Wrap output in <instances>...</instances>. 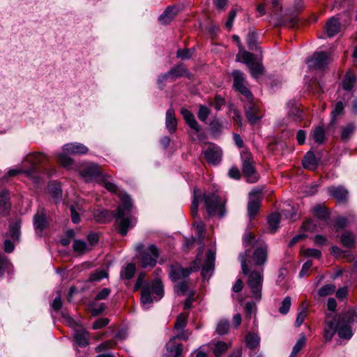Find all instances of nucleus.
Segmentation results:
<instances>
[{"instance_id":"nucleus-41","label":"nucleus","mask_w":357,"mask_h":357,"mask_svg":"<svg viewBox=\"0 0 357 357\" xmlns=\"http://www.w3.org/2000/svg\"><path fill=\"white\" fill-rule=\"evenodd\" d=\"M188 314L187 313L180 314L176 319V321L174 324V328L178 330H183L186 326Z\"/></svg>"},{"instance_id":"nucleus-39","label":"nucleus","mask_w":357,"mask_h":357,"mask_svg":"<svg viewBox=\"0 0 357 357\" xmlns=\"http://www.w3.org/2000/svg\"><path fill=\"white\" fill-rule=\"evenodd\" d=\"M21 223L20 221H15L10 225V235L14 241H17L20 235Z\"/></svg>"},{"instance_id":"nucleus-16","label":"nucleus","mask_w":357,"mask_h":357,"mask_svg":"<svg viewBox=\"0 0 357 357\" xmlns=\"http://www.w3.org/2000/svg\"><path fill=\"white\" fill-rule=\"evenodd\" d=\"M166 348L165 357H181L183 349V344L176 343L174 338L170 339L166 344Z\"/></svg>"},{"instance_id":"nucleus-46","label":"nucleus","mask_w":357,"mask_h":357,"mask_svg":"<svg viewBox=\"0 0 357 357\" xmlns=\"http://www.w3.org/2000/svg\"><path fill=\"white\" fill-rule=\"evenodd\" d=\"M58 162L64 167L70 168L73 165V160L66 153H59L57 155Z\"/></svg>"},{"instance_id":"nucleus-25","label":"nucleus","mask_w":357,"mask_h":357,"mask_svg":"<svg viewBox=\"0 0 357 357\" xmlns=\"http://www.w3.org/2000/svg\"><path fill=\"white\" fill-rule=\"evenodd\" d=\"M177 14V10L174 7H168L160 16L159 21L162 24H168Z\"/></svg>"},{"instance_id":"nucleus-35","label":"nucleus","mask_w":357,"mask_h":357,"mask_svg":"<svg viewBox=\"0 0 357 357\" xmlns=\"http://www.w3.org/2000/svg\"><path fill=\"white\" fill-rule=\"evenodd\" d=\"M342 245L348 248L354 247L355 243L354 235L349 231H344L340 238Z\"/></svg>"},{"instance_id":"nucleus-34","label":"nucleus","mask_w":357,"mask_h":357,"mask_svg":"<svg viewBox=\"0 0 357 357\" xmlns=\"http://www.w3.org/2000/svg\"><path fill=\"white\" fill-rule=\"evenodd\" d=\"M259 342L260 337L256 333H248L245 337L246 347L250 349L257 347Z\"/></svg>"},{"instance_id":"nucleus-64","label":"nucleus","mask_w":357,"mask_h":357,"mask_svg":"<svg viewBox=\"0 0 357 357\" xmlns=\"http://www.w3.org/2000/svg\"><path fill=\"white\" fill-rule=\"evenodd\" d=\"M210 105L213 106L216 110H220L225 105V100L220 96L217 95L214 100L210 102Z\"/></svg>"},{"instance_id":"nucleus-47","label":"nucleus","mask_w":357,"mask_h":357,"mask_svg":"<svg viewBox=\"0 0 357 357\" xmlns=\"http://www.w3.org/2000/svg\"><path fill=\"white\" fill-rule=\"evenodd\" d=\"M239 52L241 53L242 60L248 67L255 61L254 54L243 50V48Z\"/></svg>"},{"instance_id":"nucleus-58","label":"nucleus","mask_w":357,"mask_h":357,"mask_svg":"<svg viewBox=\"0 0 357 357\" xmlns=\"http://www.w3.org/2000/svg\"><path fill=\"white\" fill-rule=\"evenodd\" d=\"M313 213L319 219L324 220L328 217L326 209L320 206H317L313 209Z\"/></svg>"},{"instance_id":"nucleus-49","label":"nucleus","mask_w":357,"mask_h":357,"mask_svg":"<svg viewBox=\"0 0 357 357\" xmlns=\"http://www.w3.org/2000/svg\"><path fill=\"white\" fill-rule=\"evenodd\" d=\"M189 283L187 280L178 282L174 287V291L182 295L185 294L188 289Z\"/></svg>"},{"instance_id":"nucleus-57","label":"nucleus","mask_w":357,"mask_h":357,"mask_svg":"<svg viewBox=\"0 0 357 357\" xmlns=\"http://www.w3.org/2000/svg\"><path fill=\"white\" fill-rule=\"evenodd\" d=\"M354 130V126L353 124H349L344 127L341 132V137L343 140H347L353 134Z\"/></svg>"},{"instance_id":"nucleus-11","label":"nucleus","mask_w":357,"mask_h":357,"mask_svg":"<svg viewBox=\"0 0 357 357\" xmlns=\"http://www.w3.org/2000/svg\"><path fill=\"white\" fill-rule=\"evenodd\" d=\"M231 75L234 79V86L236 90L250 100L252 98V93L244 85L245 77L243 73L238 70H235L232 72Z\"/></svg>"},{"instance_id":"nucleus-51","label":"nucleus","mask_w":357,"mask_h":357,"mask_svg":"<svg viewBox=\"0 0 357 357\" xmlns=\"http://www.w3.org/2000/svg\"><path fill=\"white\" fill-rule=\"evenodd\" d=\"M199 111L197 112V116L202 121H205L210 114L211 110L206 105H199Z\"/></svg>"},{"instance_id":"nucleus-12","label":"nucleus","mask_w":357,"mask_h":357,"mask_svg":"<svg viewBox=\"0 0 357 357\" xmlns=\"http://www.w3.org/2000/svg\"><path fill=\"white\" fill-rule=\"evenodd\" d=\"M191 273V268H183L178 264H173L169 268V278L173 282L185 280Z\"/></svg>"},{"instance_id":"nucleus-28","label":"nucleus","mask_w":357,"mask_h":357,"mask_svg":"<svg viewBox=\"0 0 357 357\" xmlns=\"http://www.w3.org/2000/svg\"><path fill=\"white\" fill-rule=\"evenodd\" d=\"M73 248V250L79 255L85 254L91 250V246L85 241L78 239L74 240Z\"/></svg>"},{"instance_id":"nucleus-27","label":"nucleus","mask_w":357,"mask_h":357,"mask_svg":"<svg viewBox=\"0 0 357 357\" xmlns=\"http://www.w3.org/2000/svg\"><path fill=\"white\" fill-rule=\"evenodd\" d=\"M303 165L306 169H315L317 165V160L315 157V155L312 151H308L303 160Z\"/></svg>"},{"instance_id":"nucleus-40","label":"nucleus","mask_w":357,"mask_h":357,"mask_svg":"<svg viewBox=\"0 0 357 357\" xmlns=\"http://www.w3.org/2000/svg\"><path fill=\"white\" fill-rule=\"evenodd\" d=\"M152 292L158 296V299H160L164 294V289L162 282L159 280H155L153 282L151 285Z\"/></svg>"},{"instance_id":"nucleus-2","label":"nucleus","mask_w":357,"mask_h":357,"mask_svg":"<svg viewBox=\"0 0 357 357\" xmlns=\"http://www.w3.org/2000/svg\"><path fill=\"white\" fill-rule=\"evenodd\" d=\"M250 253V250H246L245 252L239 255L242 272L243 274H248V285L251 290L252 297L260 301L261 298V290L264 281V268L259 270H252L250 271L251 266L248 263V257Z\"/></svg>"},{"instance_id":"nucleus-13","label":"nucleus","mask_w":357,"mask_h":357,"mask_svg":"<svg viewBox=\"0 0 357 357\" xmlns=\"http://www.w3.org/2000/svg\"><path fill=\"white\" fill-rule=\"evenodd\" d=\"M46 158L47 157L41 153H30L27 155L25 158L24 162H28L31 165V167L26 169V174L31 176L35 173L36 172V166L42 163Z\"/></svg>"},{"instance_id":"nucleus-52","label":"nucleus","mask_w":357,"mask_h":357,"mask_svg":"<svg viewBox=\"0 0 357 357\" xmlns=\"http://www.w3.org/2000/svg\"><path fill=\"white\" fill-rule=\"evenodd\" d=\"M335 291V286L332 284H326L319 290L320 296H326L332 294Z\"/></svg>"},{"instance_id":"nucleus-60","label":"nucleus","mask_w":357,"mask_h":357,"mask_svg":"<svg viewBox=\"0 0 357 357\" xmlns=\"http://www.w3.org/2000/svg\"><path fill=\"white\" fill-rule=\"evenodd\" d=\"M214 267V263L209 261H205L202 270V275L204 278H206L211 275Z\"/></svg>"},{"instance_id":"nucleus-17","label":"nucleus","mask_w":357,"mask_h":357,"mask_svg":"<svg viewBox=\"0 0 357 357\" xmlns=\"http://www.w3.org/2000/svg\"><path fill=\"white\" fill-rule=\"evenodd\" d=\"M328 192L339 202H344L347 200L348 190L343 186H331L328 188Z\"/></svg>"},{"instance_id":"nucleus-56","label":"nucleus","mask_w":357,"mask_h":357,"mask_svg":"<svg viewBox=\"0 0 357 357\" xmlns=\"http://www.w3.org/2000/svg\"><path fill=\"white\" fill-rule=\"evenodd\" d=\"M291 305V298L289 296L285 297L282 302V305L279 308V312L283 314H287L290 309Z\"/></svg>"},{"instance_id":"nucleus-23","label":"nucleus","mask_w":357,"mask_h":357,"mask_svg":"<svg viewBox=\"0 0 357 357\" xmlns=\"http://www.w3.org/2000/svg\"><path fill=\"white\" fill-rule=\"evenodd\" d=\"M340 29V23L335 17H331L326 24V31L328 37L336 35Z\"/></svg>"},{"instance_id":"nucleus-29","label":"nucleus","mask_w":357,"mask_h":357,"mask_svg":"<svg viewBox=\"0 0 357 357\" xmlns=\"http://www.w3.org/2000/svg\"><path fill=\"white\" fill-rule=\"evenodd\" d=\"M110 176L107 174H102L101 176H99L98 183L103 185L104 187L110 192L116 193L117 191L116 185L110 181Z\"/></svg>"},{"instance_id":"nucleus-10","label":"nucleus","mask_w":357,"mask_h":357,"mask_svg":"<svg viewBox=\"0 0 357 357\" xmlns=\"http://www.w3.org/2000/svg\"><path fill=\"white\" fill-rule=\"evenodd\" d=\"M79 174L86 182H89L93 180H96L98 182L99 176H101L103 174L101 173L99 165L91 163L83 166L79 169Z\"/></svg>"},{"instance_id":"nucleus-4","label":"nucleus","mask_w":357,"mask_h":357,"mask_svg":"<svg viewBox=\"0 0 357 357\" xmlns=\"http://www.w3.org/2000/svg\"><path fill=\"white\" fill-rule=\"evenodd\" d=\"M337 331L340 338L350 339L352 336V331L349 326L338 324L336 316L327 314L324 330V337L327 340H331Z\"/></svg>"},{"instance_id":"nucleus-61","label":"nucleus","mask_w":357,"mask_h":357,"mask_svg":"<svg viewBox=\"0 0 357 357\" xmlns=\"http://www.w3.org/2000/svg\"><path fill=\"white\" fill-rule=\"evenodd\" d=\"M344 105L343 102L341 101L337 102L331 112V116L333 119L336 118L338 115L343 113L344 111Z\"/></svg>"},{"instance_id":"nucleus-45","label":"nucleus","mask_w":357,"mask_h":357,"mask_svg":"<svg viewBox=\"0 0 357 357\" xmlns=\"http://www.w3.org/2000/svg\"><path fill=\"white\" fill-rule=\"evenodd\" d=\"M229 330V324L227 320H220L216 327V333L220 335H225Z\"/></svg>"},{"instance_id":"nucleus-3","label":"nucleus","mask_w":357,"mask_h":357,"mask_svg":"<svg viewBox=\"0 0 357 357\" xmlns=\"http://www.w3.org/2000/svg\"><path fill=\"white\" fill-rule=\"evenodd\" d=\"M132 207L130 198L128 196L122 197V203L116 210V218L120 219L119 231L122 236H126L128 230L136 224V219L132 216H127Z\"/></svg>"},{"instance_id":"nucleus-37","label":"nucleus","mask_w":357,"mask_h":357,"mask_svg":"<svg viewBox=\"0 0 357 357\" xmlns=\"http://www.w3.org/2000/svg\"><path fill=\"white\" fill-rule=\"evenodd\" d=\"M135 266L134 264L130 263L121 272V278L122 279L130 280L135 275Z\"/></svg>"},{"instance_id":"nucleus-53","label":"nucleus","mask_w":357,"mask_h":357,"mask_svg":"<svg viewBox=\"0 0 357 357\" xmlns=\"http://www.w3.org/2000/svg\"><path fill=\"white\" fill-rule=\"evenodd\" d=\"M194 52V49H178L176 52V56L181 59H190Z\"/></svg>"},{"instance_id":"nucleus-43","label":"nucleus","mask_w":357,"mask_h":357,"mask_svg":"<svg viewBox=\"0 0 357 357\" xmlns=\"http://www.w3.org/2000/svg\"><path fill=\"white\" fill-rule=\"evenodd\" d=\"M356 82V79L351 74H347L343 82L342 86L345 90H351Z\"/></svg>"},{"instance_id":"nucleus-42","label":"nucleus","mask_w":357,"mask_h":357,"mask_svg":"<svg viewBox=\"0 0 357 357\" xmlns=\"http://www.w3.org/2000/svg\"><path fill=\"white\" fill-rule=\"evenodd\" d=\"M280 221V215L279 213H273L268 218V225L273 232H275Z\"/></svg>"},{"instance_id":"nucleus-18","label":"nucleus","mask_w":357,"mask_h":357,"mask_svg":"<svg viewBox=\"0 0 357 357\" xmlns=\"http://www.w3.org/2000/svg\"><path fill=\"white\" fill-rule=\"evenodd\" d=\"M64 152L70 154H85L89 151L86 146L80 143H68L63 146Z\"/></svg>"},{"instance_id":"nucleus-22","label":"nucleus","mask_w":357,"mask_h":357,"mask_svg":"<svg viewBox=\"0 0 357 357\" xmlns=\"http://www.w3.org/2000/svg\"><path fill=\"white\" fill-rule=\"evenodd\" d=\"M181 114L183 115L185 122L193 130H195L197 132H199L200 126L198 124L197 121L195 119L193 114L187 109H181Z\"/></svg>"},{"instance_id":"nucleus-48","label":"nucleus","mask_w":357,"mask_h":357,"mask_svg":"<svg viewBox=\"0 0 357 357\" xmlns=\"http://www.w3.org/2000/svg\"><path fill=\"white\" fill-rule=\"evenodd\" d=\"M303 256L306 257H313L315 259H319L321 257V252L315 248H307L302 252Z\"/></svg>"},{"instance_id":"nucleus-32","label":"nucleus","mask_w":357,"mask_h":357,"mask_svg":"<svg viewBox=\"0 0 357 357\" xmlns=\"http://www.w3.org/2000/svg\"><path fill=\"white\" fill-rule=\"evenodd\" d=\"M187 71L188 70L184 65L179 64L170 69L168 72L170 75V78L174 80L178 77L185 75Z\"/></svg>"},{"instance_id":"nucleus-63","label":"nucleus","mask_w":357,"mask_h":357,"mask_svg":"<svg viewBox=\"0 0 357 357\" xmlns=\"http://www.w3.org/2000/svg\"><path fill=\"white\" fill-rule=\"evenodd\" d=\"M115 344H116L115 341L111 340H108V341L101 343L96 348V349L97 351H102L105 349L113 348Z\"/></svg>"},{"instance_id":"nucleus-24","label":"nucleus","mask_w":357,"mask_h":357,"mask_svg":"<svg viewBox=\"0 0 357 357\" xmlns=\"http://www.w3.org/2000/svg\"><path fill=\"white\" fill-rule=\"evenodd\" d=\"M289 111L287 112L288 119L292 121H301L303 118L302 112L297 107L295 102H289L288 103Z\"/></svg>"},{"instance_id":"nucleus-7","label":"nucleus","mask_w":357,"mask_h":357,"mask_svg":"<svg viewBox=\"0 0 357 357\" xmlns=\"http://www.w3.org/2000/svg\"><path fill=\"white\" fill-rule=\"evenodd\" d=\"M244 109L246 118L250 124L256 123L259 119L262 118V114L259 106L257 103L253 102L252 97L244 105Z\"/></svg>"},{"instance_id":"nucleus-55","label":"nucleus","mask_w":357,"mask_h":357,"mask_svg":"<svg viewBox=\"0 0 357 357\" xmlns=\"http://www.w3.org/2000/svg\"><path fill=\"white\" fill-rule=\"evenodd\" d=\"M282 215L287 219H293L296 215L294 208L289 204L286 205V207L282 210Z\"/></svg>"},{"instance_id":"nucleus-33","label":"nucleus","mask_w":357,"mask_h":357,"mask_svg":"<svg viewBox=\"0 0 357 357\" xmlns=\"http://www.w3.org/2000/svg\"><path fill=\"white\" fill-rule=\"evenodd\" d=\"M141 301L142 303L149 305L153 302V298L151 296V288L149 284H144L141 289Z\"/></svg>"},{"instance_id":"nucleus-36","label":"nucleus","mask_w":357,"mask_h":357,"mask_svg":"<svg viewBox=\"0 0 357 357\" xmlns=\"http://www.w3.org/2000/svg\"><path fill=\"white\" fill-rule=\"evenodd\" d=\"M49 192L56 200L61 197L62 190L59 183L56 182H50L47 186Z\"/></svg>"},{"instance_id":"nucleus-44","label":"nucleus","mask_w":357,"mask_h":357,"mask_svg":"<svg viewBox=\"0 0 357 357\" xmlns=\"http://www.w3.org/2000/svg\"><path fill=\"white\" fill-rule=\"evenodd\" d=\"M313 138L318 144H321L325 140V130L322 127H317L313 131Z\"/></svg>"},{"instance_id":"nucleus-59","label":"nucleus","mask_w":357,"mask_h":357,"mask_svg":"<svg viewBox=\"0 0 357 357\" xmlns=\"http://www.w3.org/2000/svg\"><path fill=\"white\" fill-rule=\"evenodd\" d=\"M306 338L304 334H301L299 339L293 347L294 353H298L305 346Z\"/></svg>"},{"instance_id":"nucleus-19","label":"nucleus","mask_w":357,"mask_h":357,"mask_svg":"<svg viewBox=\"0 0 357 357\" xmlns=\"http://www.w3.org/2000/svg\"><path fill=\"white\" fill-rule=\"evenodd\" d=\"M357 321V314L353 310H350L345 312H342L339 314L337 322L338 324H344L349 326V324Z\"/></svg>"},{"instance_id":"nucleus-50","label":"nucleus","mask_w":357,"mask_h":357,"mask_svg":"<svg viewBox=\"0 0 357 357\" xmlns=\"http://www.w3.org/2000/svg\"><path fill=\"white\" fill-rule=\"evenodd\" d=\"M106 277H107V273L104 271L96 270L90 275V276L88 279V281L97 282V281H100V280H102Z\"/></svg>"},{"instance_id":"nucleus-5","label":"nucleus","mask_w":357,"mask_h":357,"mask_svg":"<svg viewBox=\"0 0 357 357\" xmlns=\"http://www.w3.org/2000/svg\"><path fill=\"white\" fill-rule=\"evenodd\" d=\"M144 245L138 243L136 250L140 253L142 266L143 268L153 267L156 264L159 256L158 248L154 245H151L146 250H142Z\"/></svg>"},{"instance_id":"nucleus-38","label":"nucleus","mask_w":357,"mask_h":357,"mask_svg":"<svg viewBox=\"0 0 357 357\" xmlns=\"http://www.w3.org/2000/svg\"><path fill=\"white\" fill-rule=\"evenodd\" d=\"M229 347V344L223 342L218 341L215 343L213 354L215 357L221 356Z\"/></svg>"},{"instance_id":"nucleus-62","label":"nucleus","mask_w":357,"mask_h":357,"mask_svg":"<svg viewBox=\"0 0 357 357\" xmlns=\"http://www.w3.org/2000/svg\"><path fill=\"white\" fill-rule=\"evenodd\" d=\"M307 309L305 307H303V310L298 313L295 321L296 326L299 327L303 323L305 317H307Z\"/></svg>"},{"instance_id":"nucleus-20","label":"nucleus","mask_w":357,"mask_h":357,"mask_svg":"<svg viewBox=\"0 0 357 357\" xmlns=\"http://www.w3.org/2000/svg\"><path fill=\"white\" fill-rule=\"evenodd\" d=\"M33 225L36 231L41 232L47 226V219L43 208L38 210L33 218Z\"/></svg>"},{"instance_id":"nucleus-15","label":"nucleus","mask_w":357,"mask_h":357,"mask_svg":"<svg viewBox=\"0 0 357 357\" xmlns=\"http://www.w3.org/2000/svg\"><path fill=\"white\" fill-rule=\"evenodd\" d=\"M11 208L10 202V192L3 189L0 192V215L6 216Z\"/></svg>"},{"instance_id":"nucleus-8","label":"nucleus","mask_w":357,"mask_h":357,"mask_svg":"<svg viewBox=\"0 0 357 357\" xmlns=\"http://www.w3.org/2000/svg\"><path fill=\"white\" fill-rule=\"evenodd\" d=\"M255 250L252 254V261L255 265L260 268L264 266L268 259V246L264 243L255 242L253 245Z\"/></svg>"},{"instance_id":"nucleus-14","label":"nucleus","mask_w":357,"mask_h":357,"mask_svg":"<svg viewBox=\"0 0 357 357\" xmlns=\"http://www.w3.org/2000/svg\"><path fill=\"white\" fill-rule=\"evenodd\" d=\"M204 156L208 163L217 165L221 160L222 151L218 147L209 146L204 151Z\"/></svg>"},{"instance_id":"nucleus-26","label":"nucleus","mask_w":357,"mask_h":357,"mask_svg":"<svg viewBox=\"0 0 357 357\" xmlns=\"http://www.w3.org/2000/svg\"><path fill=\"white\" fill-rule=\"evenodd\" d=\"M89 333L84 330H77L75 332L74 340L79 347H86L89 342Z\"/></svg>"},{"instance_id":"nucleus-30","label":"nucleus","mask_w":357,"mask_h":357,"mask_svg":"<svg viewBox=\"0 0 357 357\" xmlns=\"http://www.w3.org/2000/svg\"><path fill=\"white\" fill-rule=\"evenodd\" d=\"M248 68L250 70L252 76L255 79L259 78L264 73V68L262 63L258 61H255L250 64Z\"/></svg>"},{"instance_id":"nucleus-54","label":"nucleus","mask_w":357,"mask_h":357,"mask_svg":"<svg viewBox=\"0 0 357 357\" xmlns=\"http://www.w3.org/2000/svg\"><path fill=\"white\" fill-rule=\"evenodd\" d=\"M246 41L250 50H255L257 48V36L255 33H248Z\"/></svg>"},{"instance_id":"nucleus-6","label":"nucleus","mask_w":357,"mask_h":357,"mask_svg":"<svg viewBox=\"0 0 357 357\" xmlns=\"http://www.w3.org/2000/svg\"><path fill=\"white\" fill-rule=\"evenodd\" d=\"M242 171L246 176L248 182L255 183L258 181L259 176L253 165V160L250 153H245L243 155Z\"/></svg>"},{"instance_id":"nucleus-1","label":"nucleus","mask_w":357,"mask_h":357,"mask_svg":"<svg viewBox=\"0 0 357 357\" xmlns=\"http://www.w3.org/2000/svg\"><path fill=\"white\" fill-rule=\"evenodd\" d=\"M199 201H204L206 212L209 216L218 215L222 218L225 214V201L213 193H205L203 195L198 189L194 190V199L191 204V215L197 216Z\"/></svg>"},{"instance_id":"nucleus-9","label":"nucleus","mask_w":357,"mask_h":357,"mask_svg":"<svg viewBox=\"0 0 357 357\" xmlns=\"http://www.w3.org/2000/svg\"><path fill=\"white\" fill-rule=\"evenodd\" d=\"M330 55L325 52H318L307 59L308 67L312 69H321L331 62Z\"/></svg>"},{"instance_id":"nucleus-31","label":"nucleus","mask_w":357,"mask_h":357,"mask_svg":"<svg viewBox=\"0 0 357 357\" xmlns=\"http://www.w3.org/2000/svg\"><path fill=\"white\" fill-rule=\"evenodd\" d=\"M260 206V199L254 197L250 199L248 205V213L250 217H254L258 213Z\"/></svg>"},{"instance_id":"nucleus-21","label":"nucleus","mask_w":357,"mask_h":357,"mask_svg":"<svg viewBox=\"0 0 357 357\" xmlns=\"http://www.w3.org/2000/svg\"><path fill=\"white\" fill-rule=\"evenodd\" d=\"M177 121L175 117V112L173 108H169L166 112L165 126L170 133H173L176 130Z\"/></svg>"}]
</instances>
